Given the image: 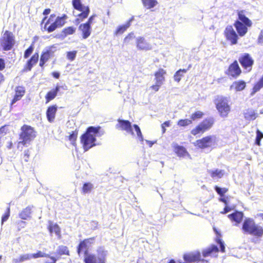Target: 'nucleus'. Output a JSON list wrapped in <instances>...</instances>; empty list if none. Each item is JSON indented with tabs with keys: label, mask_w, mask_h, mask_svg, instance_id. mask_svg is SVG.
<instances>
[{
	"label": "nucleus",
	"mask_w": 263,
	"mask_h": 263,
	"mask_svg": "<svg viewBox=\"0 0 263 263\" xmlns=\"http://www.w3.org/2000/svg\"><path fill=\"white\" fill-rule=\"evenodd\" d=\"M218 139L216 136L210 135L198 140L194 142L195 146L199 148H214L218 144Z\"/></svg>",
	"instance_id": "nucleus-4"
},
{
	"label": "nucleus",
	"mask_w": 263,
	"mask_h": 263,
	"mask_svg": "<svg viewBox=\"0 0 263 263\" xmlns=\"http://www.w3.org/2000/svg\"><path fill=\"white\" fill-rule=\"evenodd\" d=\"M39 59V54L37 53L34 54L31 58L28 61L27 65L28 69L29 70H31L32 66L36 64Z\"/></svg>",
	"instance_id": "nucleus-39"
},
{
	"label": "nucleus",
	"mask_w": 263,
	"mask_h": 263,
	"mask_svg": "<svg viewBox=\"0 0 263 263\" xmlns=\"http://www.w3.org/2000/svg\"><path fill=\"white\" fill-rule=\"evenodd\" d=\"M166 70L162 68L159 69L155 73V84L151 87L155 91H158L165 81L164 76L166 74Z\"/></svg>",
	"instance_id": "nucleus-9"
},
{
	"label": "nucleus",
	"mask_w": 263,
	"mask_h": 263,
	"mask_svg": "<svg viewBox=\"0 0 263 263\" xmlns=\"http://www.w3.org/2000/svg\"><path fill=\"white\" fill-rule=\"evenodd\" d=\"M263 138V134L258 129L256 131V137L255 143L258 145H260V140Z\"/></svg>",
	"instance_id": "nucleus-46"
},
{
	"label": "nucleus",
	"mask_w": 263,
	"mask_h": 263,
	"mask_svg": "<svg viewBox=\"0 0 263 263\" xmlns=\"http://www.w3.org/2000/svg\"><path fill=\"white\" fill-rule=\"evenodd\" d=\"M60 87L57 86L55 89L49 91L46 95L45 98L46 103H48L51 100H53L57 96L58 92L59 91Z\"/></svg>",
	"instance_id": "nucleus-32"
},
{
	"label": "nucleus",
	"mask_w": 263,
	"mask_h": 263,
	"mask_svg": "<svg viewBox=\"0 0 263 263\" xmlns=\"http://www.w3.org/2000/svg\"><path fill=\"white\" fill-rule=\"evenodd\" d=\"M119 125L122 130H125L127 133L134 135L131 123L127 120H119Z\"/></svg>",
	"instance_id": "nucleus-21"
},
{
	"label": "nucleus",
	"mask_w": 263,
	"mask_h": 263,
	"mask_svg": "<svg viewBox=\"0 0 263 263\" xmlns=\"http://www.w3.org/2000/svg\"><path fill=\"white\" fill-rule=\"evenodd\" d=\"M52 260V262H45V263H55L57 260V259L55 257H54V256H50L49 257Z\"/></svg>",
	"instance_id": "nucleus-64"
},
{
	"label": "nucleus",
	"mask_w": 263,
	"mask_h": 263,
	"mask_svg": "<svg viewBox=\"0 0 263 263\" xmlns=\"http://www.w3.org/2000/svg\"><path fill=\"white\" fill-rule=\"evenodd\" d=\"M214 230L217 235L216 242L220 245V251L222 252H225V247L221 239V234L215 228L214 229Z\"/></svg>",
	"instance_id": "nucleus-38"
},
{
	"label": "nucleus",
	"mask_w": 263,
	"mask_h": 263,
	"mask_svg": "<svg viewBox=\"0 0 263 263\" xmlns=\"http://www.w3.org/2000/svg\"><path fill=\"white\" fill-rule=\"evenodd\" d=\"M55 254V257L58 260L62 255L69 256L70 251L68 248L67 246L61 245L58 247Z\"/></svg>",
	"instance_id": "nucleus-20"
},
{
	"label": "nucleus",
	"mask_w": 263,
	"mask_h": 263,
	"mask_svg": "<svg viewBox=\"0 0 263 263\" xmlns=\"http://www.w3.org/2000/svg\"><path fill=\"white\" fill-rule=\"evenodd\" d=\"M231 210L232 209L230 208L228 205H226L223 211H221L220 213L222 214H224L231 211Z\"/></svg>",
	"instance_id": "nucleus-61"
},
{
	"label": "nucleus",
	"mask_w": 263,
	"mask_h": 263,
	"mask_svg": "<svg viewBox=\"0 0 263 263\" xmlns=\"http://www.w3.org/2000/svg\"><path fill=\"white\" fill-rule=\"evenodd\" d=\"M15 43L14 36L11 32L6 31L0 39V44L4 50L12 49Z\"/></svg>",
	"instance_id": "nucleus-7"
},
{
	"label": "nucleus",
	"mask_w": 263,
	"mask_h": 263,
	"mask_svg": "<svg viewBox=\"0 0 263 263\" xmlns=\"http://www.w3.org/2000/svg\"><path fill=\"white\" fill-rule=\"evenodd\" d=\"M241 70L239 66L238 62L235 61L231 64L226 72V73L234 78H237L241 73Z\"/></svg>",
	"instance_id": "nucleus-15"
},
{
	"label": "nucleus",
	"mask_w": 263,
	"mask_h": 263,
	"mask_svg": "<svg viewBox=\"0 0 263 263\" xmlns=\"http://www.w3.org/2000/svg\"><path fill=\"white\" fill-rule=\"evenodd\" d=\"M106 252L103 249L97 250V255L89 254L84 257V263H106Z\"/></svg>",
	"instance_id": "nucleus-5"
},
{
	"label": "nucleus",
	"mask_w": 263,
	"mask_h": 263,
	"mask_svg": "<svg viewBox=\"0 0 263 263\" xmlns=\"http://www.w3.org/2000/svg\"><path fill=\"white\" fill-rule=\"evenodd\" d=\"M76 28L73 27H69L64 29V32L65 35L72 34L74 33Z\"/></svg>",
	"instance_id": "nucleus-52"
},
{
	"label": "nucleus",
	"mask_w": 263,
	"mask_h": 263,
	"mask_svg": "<svg viewBox=\"0 0 263 263\" xmlns=\"http://www.w3.org/2000/svg\"><path fill=\"white\" fill-rule=\"evenodd\" d=\"M10 208L9 206L7 208L6 212L5 213V214L3 215V216L2 217V224L4 223V222L7 220V219H8V218L10 216Z\"/></svg>",
	"instance_id": "nucleus-49"
},
{
	"label": "nucleus",
	"mask_w": 263,
	"mask_h": 263,
	"mask_svg": "<svg viewBox=\"0 0 263 263\" xmlns=\"http://www.w3.org/2000/svg\"><path fill=\"white\" fill-rule=\"evenodd\" d=\"M224 34L227 40L230 41L232 44L237 43V35L232 26H228L226 27Z\"/></svg>",
	"instance_id": "nucleus-16"
},
{
	"label": "nucleus",
	"mask_w": 263,
	"mask_h": 263,
	"mask_svg": "<svg viewBox=\"0 0 263 263\" xmlns=\"http://www.w3.org/2000/svg\"><path fill=\"white\" fill-rule=\"evenodd\" d=\"M33 50V48L32 46H30L25 52L24 58H27L31 54Z\"/></svg>",
	"instance_id": "nucleus-56"
},
{
	"label": "nucleus",
	"mask_w": 263,
	"mask_h": 263,
	"mask_svg": "<svg viewBox=\"0 0 263 263\" xmlns=\"http://www.w3.org/2000/svg\"><path fill=\"white\" fill-rule=\"evenodd\" d=\"M100 127L90 126L87 129L86 132L81 136V141L85 151L95 146L96 137H97Z\"/></svg>",
	"instance_id": "nucleus-1"
},
{
	"label": "nucleus",
	"mask_w": 263,
	"mask_h": 263,
	"mask_svg": "<svg viewBox=\"0 0 263 263\" xmlns=\"http://www.w3.org/2000/svg\"><path fill=\"white\" fill-rule=\"evenodd\" d=\"M12 138L10 137H6L5 140L2 141V145H5L7 148L10 149L12 147Z\"/></svg>",
	"instance_id": "nucleus-42"
},
{
	"label": "nucleus",
	"mask_w": 263,
	"mask_h": 263,
	"mask_svg": "<svg viewBox=\"0 0 263 263\" xmlns=\"http://www.w3.org/2000/svg\"><path fill=\"white\" fill-rule=\"evenodd\" d=\"M77 137V132H73L69 136V140L71 142V143L73 145L75 144V141Z\"/></svg>",
	"instance_id": "nucleus-55"
},
{
	"label": "nucleus",
	"mask_w": 263,
	"mask_h": 263,
	"mask_svg": "<svg viewBox=\"0 0 263 263\" xmlns=\"http://www.w3.org/2000/svg\"><path fill=\"white\" fill-rule=\"evenodd\" d=\"M172 147L174 148V152L179 157H188L191 158V156L187 152L186 149L182 146H180L176 143L172 144Z\"/></svg>",
	"instance_id": "nucleus-17"
},
{
	"label": "nucleus",
	"mask_w": 263,
	"mask_h": 263,
	"mask_svg": "<svg viewBox=\"0 0 263 263\" xmlns=\"http://www.w3.org/2000/svg\"><path fill=\"white\" fill-rule=\"evenodd\" d=\"M192 123V120L181 119L178 122V125L180 126H185Z\"/></svg>",
	"instance_id": "nucleus-47"
},
{
	"label": "nucleus",
	"mask_w": 263,
	"mask_h": 263,
	"mask_svg": "<svg viewBox=\"0 0 263 263\" xmlns=\"http://www.w3.org/2000/svg\"><path fill=\"white\" fill-rule=\"evenodd\" d=\"M55 17V15L51 14L45 25L44 29H46L48 32L53 31L58 27L54 21Z\"/></svg>",
	"instance_id": "nucleus-18"
},
{
	"label": "nucleus",
	"mask_w": 263,
	"mask_h": 263,
	"mask_svg": "<svg viewBox=\"0 0 263 263\" xmlns=\"http://www.w3.org/2000/svg\"><path fill=\"white\" fill-rule=\"evenodd\" d=\"M92 188V184L90 183H85L83 186L82 190L84 193L89 192Z\"/></svg>",
	"instance_id": "nucleus-51"
},
{
	"label": "nucleus",
	"mask_w": 263,
	"mask_h": 263,
	"mask_svg": "<svg viewBox=\"0 0 263 263\" xmlns=\"http://www.w3.org/2000/svg\"><path fill=\"white\" fill-rule=\"evenodd\" d=\"M57 110V108L55 106H52L48 107L47 110L46 114L48 120L50 122H52L53 121Z\"/></svg>",
	"instance_id": "nucleus-30"
},
{
	"label": "nucleus",
	"mask_w": 263,
	"mask_h": 263,
	"mask_svg": "<svg viewBox=\"0 0 263 263\" xmlns=\"http://www.w3.org/2000/svg\"><path fill=\"white\" fill-rule=\"evenodd\" d=\"M186 72V70H185L184 69H180V70H178L174 74V80L175 81H177V82H179L183 76L182 73H185Z\"/></svg>",
	"instance_id": "nucleus-43"
},
{
	"label": "nucleus",
	"mask_w": 263,
	"mask_h": 263,
	"mask_svg": "<svg viewBox=\"0 0 263 263\" xmlns=\"http://www.w3.org/2000/svg\"><path fill=\"white\" fill-rule=\"evenodd\" d=\"M76 54H77L76 51L68 52L67 54V58L69 60H70L71 61H73L76 58Z\"/></svg>",
	"instance_id": "nucleus-54"
},
{
	"label": "nucleus",
	"mask_w": 263,
	"mask_h": 263,
	"mask_svg": "<svg viewBox=\"0 0 263 263\" xmlns=\"http://www.w3.org/2000/svg\"><path fill=\"white\" fill-rule=\"evenodd\" d=\"M143 6L147 9H151L156 7L158 2L157 0H141Z\"/></svg>",
	"instance_id": "nucleus-31"
},
{
	"label": "nucleus",
	"mask_w": 263,
	"mask_h": 263,
	"mask_svg": "<svg viewBox=\"0 0 263 263\" xmlns=\"http://www.w3.org/2000/svg\"><path fill=\"white\" fill-rule=\"evenodd\" d=\"M79 30L82 33L83 39H86L91 34V26L86 23L81 24L79 27Z\"/></svg>",
	"instance_id": "nucleus-19"
},
{
	"label": "nucleus",
	"mask_w": 263,
	"mask_h": 263,
	"mask_svg": "<svg viewBox=\"0 0 263 263\" xmlns=\"http://www.w3.org/2000/svg\"><path fill=\"white\" fill-rule=\"evenodd\" d=\"M243 213L239 211H235L232 214H229L228 217L232 221L235 222L237 224L240 223L243 218Z\"/></svg>",
	"instance_id": "nucleus-25"
},
{
	"label": "nucleus",
	"mask_w": 263,
	"mask_h": 263,
	"mask_svg": "<svg viewBox=\"0 0 263 263\" xmlns=\"http://www.w3.org/2000/svg\"><path fill=\"white\" fill-rule=\"evenodd\" d=\"M133 126L135 129V131L136 133L137 138L138 140L141 142H143L144 139L140 127L136 124H134Z\"/></svg>",
	"instance_id": "nucleus-40"
},
{
	"label": "nucleus",
	"mask_w": 263,
	"mask_h": 263,
	"mask_svg": "<svg viewBox=\"0 0 263 263\" xmlns=\"http://www.w3.org/2000/svg\"><path fill=\"white\" fill-rule=\"evenodd\" d=\"M229 102V99L223 97H219L216 100L215 102L216 108L222 117H227L230 111Z\"/></svg>",
	"instance_id": "nucleus-6"
},
{
	"label": "nucleus",
	"mask_w": 263,
	"mask_h": 263,
	"mask_svg": "<svg viewBox=\"0 0 263 263\" xmlns=\"http://www.w3.org/2000/svg\"><path fill=\"white\" fill-rule=\"evenodd\" d=\"M25 93V89L23 87L18 86L15 89V95L12 101V104L15 103L20 100Z\"/></svg>",
	"instance_id": "nucleus-29"
},
{
	"label": "nucleus",
	"mask_w": 263,
	"mask_h": 263,
	"mask_svg": "<svg viewBox=\"0 0 263 263\" xmlns=\"http://www.w3.org/2000/svg\"><path fill=\"white\" fill-rule=\"evenodd\" d=\"M219 251V249L215 245H211L206 249L202 251V254L204 257L214 255L217 254Z\"/></svg>",
	"instance_id": "nucleus-22"
},
{
	"label": "nucleus",
	"mask_w": 263,
	"mask_h": 263,
	"mask_svg": "<svg viewBox=\"0 0 263 263\" xmlns=\"http://www.w3.org/2000/svg\"><path fill=\"white\" fill-rule=\"evenodd\" d=\"M56 50L57 47L55 45L46 48L43 51V53L41 55L40 65L42 67L44 64L53 55Z\"/></svg>",
	"instance_id": "nucleus-11"
},
{
	"label": "nucleus",
	"mask_w": 263,
	"mask_h": 263,
	"mask_svg": "<svg viewBox=\"0 0 263 263\" xmlns=\"http://www.w3.org/2000/svg\"><path fill=\"white\" fill-rule=\"evenodd\" d=\"M95 237L86 238L81 241L77 247V252L79 255L83 253L85 256L89 254V248L93 243Z\"/></svg>",
	"instance_id": "nucleus-8"
},
{
	"label": "nucleus",
	"mask_w": 263,
	"mask_h": 263,
	"mask_svg": "<svg viewBox=\"0 0 263 263\" xmlns=\"http://www.w3.org/2000/svg\"><path fill=\"white\" fill-rule=\"evenodd\" d=\"M245 118L248 120H255L257 117V115L255 111L252 109L246 110L244 114Z\"/></svg>",
	"instance_id": "nucleus-35"
},
{
	"label": "nucleus",
	"mask_w": 263,
	"mask_h": 263,
	"mask_svg": "<svg viewBox=\"0 0 263 263\" xmlns=\"http://www.w3.org/2000/svg\"><path fill=\"white\" fill-rule=\"evenodd\" d=\"M171 125L170 121H167L164 122L163 124H161V128L162 130V133L164 134L166 131V127H169Z\"/></svg>",
	"instance_id": "nucleus-57"
},
{
	"label": "nucleus",
	"mask_w": 263,
	"mask_h": 263,
	"mask_svg": "<svg viewBox=\"0 0 263 263\" xmlns=\"http://www.w3.org/2000/svg\"><path fill=\"white\" fill-rule=\"evenodd\" d=\"M47 229L51 234L54 233L57 235H60V228L57 223H53L52 222L49 221Z\"/></svg>",
	"instance_id": "nucleus-28"
},
{
	"label": "nucleus",
	"mask_w": 263,
	"mask_h": 263,
	"mask_svg": "<svg viewBox=\"0 0 263 263\" xmlns=\"http://www.w3.org/2000/svg\"><path fill=\"white\" fill-rule=\"evenodd\" d=\"M58 27H62L65 24L64 17H58L54 21Z\"/></svg>",
	"instance_id": "nucleus-50"
},
{
	"label": "nucleus",
	"mask_w": 263,
	"mask_h": 263,
	"mask_svg": "<svg viewBox=\"0 0 263 263\" xmlns=\"http://www.w3.org/2000/svg\"><path fill=\"white\" fill-rule=\"evenodd\" d=\"M213 124V121L212 119H206L203 121L195 128L193 129L191 133L193 135H196L200 133H203L206 130L210 129Z\"/></svg>",
	"instance_id": "nucleus-10"
},
{
	"label": "nucleus",
	"mask_w": 263,
	"mask_h": 263,
	"mask_svg": "<svg viewBox=\"0 0 263 263\" xmlns=\"http://www.w3.org/2000/svg\"><path fill=\"white\" fill-rule=\"evenodd\" d=\"M242 230L248 234L256 237H261L263 236V227L256 224L251 218H246L242 224Z\"/></svg>",
	"instance_id": "nucleus-2"
},
{
	"label": "nucleus",
	"mask_w": 263,
	"mask_h": 263,
	"mask_svg": "<svg viewBox=\"0 0 263 263\" xmlns=\"http://www.w3.org/2000/svg\"><path fill=\"white\" fill-rule=\"evenodd\" d=\"M239 61L241 66L247 70L250 71L252 69V66L254 61L248 53H244L239 59Z\"/></svg>",
	"instance_id": "nucleus-13"
},
{
	"label": "nucleus",
	"mask_w": 263,
	"mask_h": 263,
	"mask_svg": "<svg viewBox=\"0 0 263 263\" xmlns=\"http://www.w3.org/2000/svg\"><path fill=\"white\" fill-rule=\"evenodd\" d=\"M246 86V83L242 80H238L234 81L230 86L231 90L234 89L236 91H240L243 90Z\"/></svg>",
	"instance_id": "nucleus-23"
},
{
	"label": "nucleus",
	"mask_w": 263,
	"mask_h": 263,
	"mask_svg": "<svg viewBox=\"0 0 263 263\" xmlns=\"http://www.w3.org/2000/svg\"><path fill=\"white\" fill-rule=\"evenodd\" d=\"M145 141L150 147H152L153 145L157 142V141H152L147 140H145Z\"/></svg>",
	"instance_id": "nucleus-63"
},
{
	"label": "nucleus",
	"mask_w": 263,
	"mask_h": 263,
	"mask_svg": "<svg viewBox=\"0 0 263 263\" xmlns=\"http://www.w3.org/2000/svg\"><path fill=\"white\" fill-rule=\"evenodd\" d=\"M6 137H10V135L8 132L7 127L5 126L0 128V147L2 145V141L5 140Z\"/></svg>",
	"instance_id": "nucleus-33"
},
{
	"label": "nucleus",
	"mask_w": 263,
	"mask_h": 263,
	"mask_svg": "<svg viewBox=\"0 0 263 263\" xmlns=\"http://www.w3.org/2000/svg\"><path fill=\"white\" fill-rule=\"evenodd\" d=\"M72 5L74 9L80 11L82 10L86 6H83L81 0H72Z\"/></svg>",
	"instance_id": "nucleus-41"
},
{
	"label": "nucleus",
	"mask_w": 263,
	"mask_h": 263,
	"mask_svg": "<svg viewBox=\"0 0 263 263\" xmlns=\"http://www.w3.org/2000/svg\"><path fill=\"white\" fill-rule=\"evenodd\" d=\"M31 258H37L39 257H49V255L44 253L41 251H38L36 253H33L30 255Z\"/></svg>",
	"instance_id": "nucleus-44"
},
{
	"label": "nucleus",
	"mask_w": 263,
	"mask_h": 263,
	"mask_svg": "<svg viewBox=\"0 0 263 263\" xmlns=\"http://www.w3.org/2000/svg\"><path fill=\"white\" fill-rule=\"evenodd\" d=\"M238 20L243 24L247 26L251 27L252 25L251 21L246 16L244 11H240L238 12Z\"/></svg>",
	"instance_id": "nucleus-27"
},
{
	"label": "nucleus",
	"mask_w": 263,
	"mask_h": 263,
	"mask_svg": "<svg viewBox=\"0 0 263 263\" xmlns=\"http://www.w3.org/2000/svg\"><path fill=\"white\" fill-rule=\"evenodd\" d=\"M132 20L133 18H131L126 23V24L119 26L116 31V34H122L124 31H125L126 29L130 26V22L132 21Z\"/></svg>",
	"instance_id": "nucleus-37"
},
{
	"label": "nucleus",
	"mask_w": 263,
	"mask_h": 263,
	"mask_svg": "<svg viewBox=\"0 0 263 263\" xmlns=\"http://www.w3.org/2000/svg\"><path fill=\"white\" fill-rule=\"evenodd\" d=\"M80 11H81V13L78 15L79 18L76 20V24L80 23V22L82 21L84 19L88 17V14L90 12L89 8L88 6H86V7L84 8L82 10H80Z\"/></svg>",
	"instance_id": "nucleus-26"
},
{
	"label": "nucleus",
	"mask_w": 263,
	"mask_h": 263,
	"mask_svg": "<svg viewBox=\"0 0 263 263\" xmlns=\"http://www.w3.org/2000/svg\"><path fill=\"white\" fill-rule=\"evenodd\" d=\"M203 113L201 111H197L191 115V119L193 120H195L200 119L202 117Z\"/></svg>",
	"instance_id": "nucleus-48"
},
{
	"label": "nucleus",
	"mask_w": 263,
	"mask_h": 263,
	"mask_svg": "<svg viewBox=\"0 0 263 263\" xmlns=\"http://www.w3.org/2000/svg\"><path fill=\"white\" fill-rule=\"evenodd\" d=\"M36 137V133L34 129L28 125H24L21 127V133L20 135V141L18 142L17 147L29 144Z\"/></svg>",
	"instance_id": "nucleus-3"
},
{
	"label": "nucleus",
	"mask_w": 263,
	"mask_h": 263,
	"mask_svg": "<svg viewBox=\"0 0 263 263\" xmlns=\"http://www.w3.org/2000/svg\"><path fill=\"white\" fill-rule=\"evenodd\" d=\"M31 213V208L28 206L21 211L19 216L22 219L27 220L30 217Z\"/></svg>",
	"instance_id": "nucleus-34"
},
{
	"label": "nucleus",
	"mask_w": 263,
	"mask_h": 263,
	"mask_svg": "<svg viewBox=\"0 0 263 263\" xmlns=\"http://www.w3.org/2000/svg\"><path fill=\"white\" fill-rule=\"evenodd\" d=\"M135 38V35L134 33L131 32L129 33L124 39V43L126 44H128L129 42Z\"/></svg>",
	"instance_id": "nucleus-53"
},
{
	"label": "nucleus",
	"mask_w": 263,
	"mask_h": 263,
	"mask_svg": "<svg viewBox=\"0 0 263 263\" xmlns=\"http://www.w3.org/2000/svg\"><path fill=\"white\" fill-rule=\"evenodd\" d=\"M96 16V14H93L92 15H91L88 19V20L87 21V22L86 23H85L86 24H88L89 26H91V25L93 23V21L94 20V18Z\"/></svg>",
	"instance_id": "nucleus-60"
},
{
	"label": "nucleus",
	"mask_w": 263,
	"mask_h": 263,
	"mask_svg": "<svg viewBox=\"0 0 263 263\" xmlns=\"http://www.w3.org/2000/svg\"><path fill=\"white\" fill-rule=\"evenodd\" d=\"M5 68L4 61L2 59H0V70H2Z\"/></svg>",
	"instance_id": "nucleus-62"
},
{
	"label": "nucleus",
	"mask_w": 263,
	"mask_h": 263,
	"mask_svg": "<svg viewBox=\"0 0 263 263\" xmlns=\"http://www.w3.org/2000/svg\"><path fill=\"white\" fill-rule=\"evenodd\" d=\"M234 25L240 36H243L247 32L248 26L243 24L240 21H236Z\"/></svg>",
	"instance_id": "nucleus-24"
},
{
	"label": "nucleus",
	"mask_w": 263,
	"mask_h": 263,
	"mask_svg": "<svg viewBox=\"0 0 263 263\" xmlns=\"http://www.w3.org/2000/svg\"><path fill=\"white\" fill-rule=\"evenodd\" d=\"M31 258V255L29 254H25L22 255L20 257L19 260L20 261H23L24 260L30 259Z\"/></svg>",
	"instance_id": "nucleus-58"
},
{
	"label": "nucleus",
	"mask_w": 263,
	"mask_h": 263,
	"mask_svg": "<svg viewBox=\"0 0 263 263\" xmlns=\"http://www.w3.org/2000/svg\"><path fill=\"white\" fill-rule=\"evenodd\" d=\"M210 173L211 176L215 179L220 178L222 177L224 174V171L221 170H212L210 171Z\"/></svg>",
	"instance_id": "nucleus-36"
},
{
	"label": "nucleus",
	"mask_w": 263,
	"mask_h": 263,
	"mask_svg": "<svg viewBox=\"0 0 263 263\" xmlns=\"http://www.w3.org/2000/svg\"><path fill=\"white\" fill-rule=\"evenodd\" d=\"M30 156V153L29 150H26L24 152L23 159L25 161L27 162L28 161Z\"/></svg>",
	"instance_id": "nucleus-59"
},
{
	"label": "nucleus",
	"mask_w": 263,
	"mask_h": 263,
	"mask_svg": "<svg viewBox=\"0 0 263 263\" xmlns=\"http://www.w3.org/2000/svg\"><path fill=\"white\" fill-rule=\"evenodd\" d=\"M215 189L217 192V193L221 196L223 197L224 196V194L226 193L228 191V189L226 187H223L221 188L217 186H215Z\"/></svg>",
	"instance_id": "nucleus-45"
},
{
	"label": "nucleus",
	"mask_w": 263,
	"mask_h": 263,
	"mask_svg": "<svg viewBox=\"0 0 263 263\" xmlns=\"http://www.w3.org/2000/svg\"><path fill=\"white\" fill-rule=\"evenodd\" d=\"M183 260L187 263L198 262L204 259H201V253L199 251H194L186 253L183 254Z\"/></svg>",
	"instance_id": "nucleus-12"
},
{
	"label": "nucleus",
	"mask_w": 263,
	"mask_h": 263,
	"mask_svg": "<svg viewBox=\"0 0 263 263\" xmlns=\"http://www.w3.org/2000/svg\"><path fill=\"white\" fill-rule=\"evenodd\" d=\"M136 46L137 49L140 50L148 51L153 48L152 44L141 36L136 39Z\"/></svg>",
	"instance_id": "nucleus-14"
}]
</instances>
